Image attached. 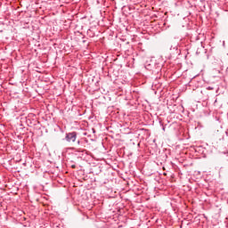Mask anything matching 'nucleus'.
<instances>
[{"label":"nucleus","instance_id":"nucleus-1","mask_svg":"<svg viewBox=\"0 0 228 228\" xmlns=\"http://www.w3.org/2000/svg\"><path fill=\"white\" fill-rule=\"evenodd\" d=\"M67 142H69V143H74L76 142V133H69L66 136Z\"/></svg>","mask_w":228,"mask_h":228},{"label":"nucleus","instance_id":"nucleus-2","mask_svg":"<svg viewBox=\"0 0 228 228\" xmlns=\"http://www.w3.org/2000/svg\"><path fill=\"white\" fill-rule=\"evenodd\" d=\"M72 168H76V166L73 165V166H72Z\"/></svg>","mask_w":228,"mask_h":228}]
</instances>
